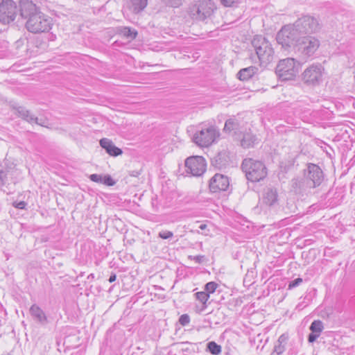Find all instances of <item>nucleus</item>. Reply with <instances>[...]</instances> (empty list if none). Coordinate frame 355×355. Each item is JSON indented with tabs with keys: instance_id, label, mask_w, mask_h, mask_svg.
Masks as SVG:
<instances>
[{
	"instance_id": "nucleus-19",
	"label": "nucleus",
	"mask_w": 355,
	"mask_h": 355,
	"mask_svg": "<svg viewBox=\"0 0 355 355\" xmlns=\"http://www.w3.org/2000/svg\"><path fill=\"white\" fill-rule=\"evenodd\" d=\"M146 6L147 0H126L125 3V8L135 14L143 10Z\"/></svg>"
},
{
	"instance_id": "nucleus-6",
	"label": "nucleus",
	"mask_w": 355,
	"mask_h": 355,
	"mask_svg": "<svg viewBox=\"0 0 355 355\" xmlns=\"http://www.w3.org/2000/svg\"><path fill=\"white\" fill-rule=\"evenodd\" d=\"M298 62L292 58L280 60L276 67L275 73L282 81L293 80L298 73Z\"/></svg>"
},
{
	"instance_id": "nucleus-40",
	"label": "nucleus",
	"mask_w": 355,
	"mask_h": 355,
	"mask_svg": "<svg viewBox=\"0 0 355 355\" xmlns=\"http://www.w3.org/2000/svg\"><path fill=\"white\" fill-rule=\"evenodd\" d=\"M287 338H288L287 336H286L284 334H282L279 337V338L277 340V343L282 344V345H285L286 343Z\"/></svg>"
},
{
	"instance_id": "nucleus-36",
	"label": "nucleus",
	"mask_w": 355,
	"mask_h": 355,
	"mask_svg": "<svg viewBox=\"0 0 355 355\" xmlns=\"http://www.w3.org/2000/svg\"><path fill=\"white\" fill-rule=\"evenodd\" d=\"M238 1L239 0H220L221 3L226 7L232 6L237 3Z\"/></svg>"
},
{
	"instance_id": "nucleus-8",
	"label": "nucleus",
	"mask_w": 355,
	"mask_h": 355,
	"mask_svg": "<svg viewBox=\"0 0 355 355\" xmlns=\"http://www.w3.org/2000/svg\"><path fill=\"white\" fill-rule=\"evenodd\" d=\"M324 72V69L321 64H312L302 72V80L307 85H318L322 82Z\"/></svg>"
},
{
	"instance_id": "nucleus-9",
	"label": "nucleus",
	"mask_w": 355,
	"mask_h": 355,
	"mask_svg": "<svg viewBox=\"0 0 355 355\" xmlns=\"http://www.w3.org/2000/svg\"><path fill=\"white\" fill-rule=\"evenodd\" d=\"M320 46V41L313 36L300 37L296 44L295 51L301 55L310 57L313 55Z\"/></svg>"
},
{
	"instance_id": "nucleus-15",
	"label": "nucleus",
	"mask_w": 355,
	"mask_h": 355,
	"mask_svg": "<svg viewBox=\"0 0 355 355\" xmlns=\"http://www.w3.org/2000/svg\"><path fill=\"white\" fill-rule=\"evenodd\" d=\"M261 202L266 206L275 207L279 204V196L277 189L272 187H266L262 193Z\"/></svg>"
},
{
	"instance_id": "nucleus-25",
	"label": "nucleus",
	"mask_w": 355,
	"mask_h": 355,
	"mask_svg": "<svg viewBox=\"0 0 355 355\" xmlns=\"http://www.w3.org/2000/svg\"><path fill=\"white\" fill-rule=\"evenodd\" d=\"M196 298L202 303V308L200 309L201 311H204L207 307V302L209 298V295L205 291H200L195 293Z\"/></svg>"
},
{
	"instance_id": "nucleus-46",
	"label": "nucleus",
	"mask_w": 355,
	"mask_h": 355,
	"mask_svg": "<svg viewBox=\"0 0 355 355\" xmlns=\"http://www.w3.org/2000/svg\"><path fill=\"white\" fill-rule=\"evenodd\" d=\"M165 193H166V191H165L164 189H162V195H164V194H165Z\"/></svg>"
},
{
	"instance_id": "nucleus-28",
	"label": "nucleus",
	"mask_w": 355,
	"mask_h": 355,
	"mask_svg": "<svg viewBox=\"0 0 355 355\" xmlns=\"http://www.w3.org/2000/svg\"><path fill=\"white\" fill-rule=\"evenodd\" d=\"M323 323L320 320H314L310 325V330L313 332L316 333L320 335V333L322 332L323 329Z\"/></svg>"
},
{
	"instance_id": "nucleus-3",
	"label": "nucleus",
	"mask_w": 355,
	"mask_h": 355,
	"mask_svg": "<svg viewBox=\"0 0 355 355\" xmlns=\"http://www.w3.org/2000/svg\"><path fill=\"white\" fill-rule=\"evenodd\" d=\"M241 168L247 179L253 182H259L267 175L265 164L261 161L252 158L244 159Z\"/></svg>"
},
{
	"instance_id": "nucleus-37",
	"label": "nucleus",
	"mask_w": 355,
	"mask_h": 355,
	"mask_svg": "<svg viewBox=\"0 0 355 355\" xmlns=\"http://www.w3.org/2000/svg\"><path fill=\"white\" fill-rule=\"evenodd\" d=\"M13 206L15 208L24 209L26 206V202H25L24 201L15 202H13Z\"/></svg>"
},
{
	"instance_id": "nucleus-16",
	"label": "nucleus",
	"mask_w": 355,
	"mask_h": 355,
	"mask_svg": "<svg viewBox=\"0 0 355 355\" xmlns=\"http://www.w3.org/2000/svg\"><path fill=\"white\" fill-rule=\"evenodd\" d=\"M230 153L227 150L219 152L214 158L211 159V164L218 169L225 168L230 164Z\"/></svg>"
},
{
	"instance_id": "nucleus-30",
	"label": "nucleus",
	"mask_w": 355,
	"mask_h": 355,
	"mask_svg": "<svg viewBox=\"0 0 355 355\" xmlns=\"http://www.w3.org/2000/svg\"><path fill=\"white\" fill-rule=\"evenodd\" d=\"M115 181L112 178L110 175H103L102 184L107 186H113L115 184Z\"/></svg>"
},
{
	"instance_id": "nucleus-2",
	"label": "nucleus",
	"mask_w": 355,
	"mask_h": 355,
	"mask_svg": "<svg viewBox=\"0 0 355 355\" xmlns=\"http://www.w3.org/2000/svg\"><path fill=\"white\" fill-rule=\"evenodd\" d=\"M252 45L260 61V64L266 67L275 58V51L270 42L262 35H255Z\"/></svg>"
},
{
	"instance_id": "nucleus-1",
	"label": "nucleus",
	"mask_w": 355,
	"mask_h": 355,
	"mask_svg": "<svg viewBox=\"0 0 355 355\" xmlns=\"http://www.w3.org/2000/svg\"><path fill=\"white\" fill-rule=\"evenodd\" d=\"M20 16L26 19V28L33 33L48 32L51 29V17L39 11L31 1L20 0Z\"/></svg>"
},
{
	"instance_id": "nucleus-20",
	"label": "nucleus",
	"mask_w": 355,
	"mask_h": 355,
	"mask_svg": "<svg viewBox=\"0 0 355 355\" xmlns=\"http://www.w3.org/2000/svg\"><path fill=\"white\" fill-rule=\"evenodd\" d=\"M31 316L42 324L47 323V318L42 309L36 304H33L30 308Z\"/></svg>"
},
{
	"instance_id": "nucleus-13",
	"label": "nucleus",
	"mask_w": 355,
	"mask_h": 355,
	"mask_svg": "<svg viewBox=\"0 0 355 355\" xmlns=\"http://www.w3.org/2000/svg\"><path fill=\"white\" fill-rule=\"evenodd\" d=\"M17 15V6L12 0H4L0 5V21L5 24L13 21Z\"/></svg>"
},
{
	"instance_id": "nucleus-45",
	"label": "nucleus",
	"mask_w": 355,
	"mask_h": 355,
	"mask_svg": "<svg viewBox=\"0 0 355 355\" xmlns=\"http://www.w3.org/2000/svg\"><path fill=\"white\" fill-rule=\"evenodd\" d=\"M270 355H279V354H277L275 350H273L271 354Z\"/></svg>"
},
{
	"instance_id": "nucleus-43",
	"label": "nucleus",
	"mask_w": 355,
	"mask_h": 355,
	"mask_svg": "<svg viewBox=\"0 0 355 355\" xmlns=\"http://www.w3.org/2000/svg\"><path fill=\"white\" fill-rule=\"evenodd\" d=\"M207 225L206 224H200V226H199V229H200L201 230H204L207 228Z\"/></svg>"
},
{
	"instance_id": "nucleus-11",
	"label": "nucleus",
	"mask_w": 355,
	"mask_h": 355,
	"mask_svg": "<svg viewBox=\"0 0 355 355\" xmlns=\"http://www.w3.org/2000/svg\"><path fill=\"white\" fill-rule=\"evenodd\" d=\"M293 25L300 34L314 33L320 28L318 19L308 15L299 18Z\"/></svg>"
},
{
	"instance_id": "nucleus-42",
	"label": "nucleus",
	"mask_w": 355,
	"mask_h": 355,
	"mask_svg": "<svg viewBox=\"0 0 355 355\" xmlns=\"http://www.w3.org/2000/svg\"><path fill=\"white\" fill-rule=\"evenodd\" d=\"M116 279V275L115 273H112L111 275L110 276V278H109V282L110 283H112L114 282Z\"/></svg>"
},
{
	"instance_id": "nucleus-31",
	"label": "nucleus",
	"mask_w": 355,
	"mask_h": 355,
	"mask_svg": "<svg viewBox=\"0 0 355 355\" xmlns=\"http://www.w3.org/2000/svg\"><path fill=\"white\" fill-rule=\"evenodd\" d=\"M173 234L171 231L163 230L159 232V237L162 239H169L173 238Z\"/></svg>"
},
{
	"instance_id": "nucleus-34",
	"label": "nucleus",
	"mask_w": 355,
	"mask_h": 355,
	"mask_svg": "<svg viewBox=\"0 0 355 355\" xmlns=\"http://www.w3.org/2000/svg\"><path fill=\"white\" fill-rule=\"evenodd\" d=\"M302 282V278H296L294 280L290 282L288 284V289H292L296 286H298Z\"/></svg>"
},
{
	"instance_id": "nucleus-29",
	"label": "nucleus",
	"mask_w": 355,
	"mask_h": 355,
	"mask_svg": "<svg viewBox=\"0 0 355 355\" xmlns=\"http://www.w3.org/2000/svg\"><path fill=\"white\" fill-rule=\"evenodd\" d=\"M218 287V284L214 282H209L207 283L204 286V291L209 294L214 293Z\"/></svg>"
},
{
	"instance_id": "nucleus-39",
	"label": "nucleus",
	"mask_w": 355,
	"mask_h": 355,
	"mask_svg": "<svg viewBox=\"0 0 355 355\" xmlns=\"http://www.w3.org/2000/svg\"><path fill=\"white\" fill-rule=\"evenodd\" d=\"M6 178V174L4 171V168L1 164H0V181L3 182Z\"/></svg>"
},
{
	"instance_id": "nucleus-27",
	"label": "nucleus",
	"mask_w": 355,
	"mask_h": 355,
	"mask_svg": "<svg viewBox=\"0 0 355 355\" xmlns=\"http://www.w3.org/2000/svg\"><path fill=\"white\" fill-rule=\"evenodd\" d=\"M207 350L213 355H218L221 353V346L214 341L209 342L207 344Z\"/></svg>"
},
{
	"instance_id": "nucleus-47",
	"label": "nucleus",
	"mask_w": 355,
	"mask_h": 355,
	"mask_svg": "<svg viewBox=\"0 0 355 355\" xmlns=\"http://www.w3.org/2000/svg\"><path fill=\"white\" fill-rule=\"evenodd\" d=\"M4 0H0V5L3 2Z\"/></svg>"
},
{
	"instance_id": "nucleus-38",
	"label": "nucleus",
	"mask_w": 355,
	"mask_h": 355,
	"mask_svg": "<svg viewBox=\"0 0 355 355\" xmlns=\"http://www.w3.org/2000/svg\"><path fill=\"white\" fill-rule=\"evenodd\" d=\"M320 336V334H315L313 332L311 331V334H309V336H308V341L311 343L315 342L316 340V339Z\"/></svg>"
},
{
	"instance_id": "nucleus-5",
	"label": "nucleus",
	"mask_w": 355,
	"mask_h": 355,
	"mask_svg": "<svg viewBox=\"0 0 355 355\" xmlns=\"http://www.w3.org/2000/svg\"><path fill=\"white\" fill-rule=\"evenodd\" d=\"M300 38V33L293 24L283 26L277 33L276 37L277 43L282 45V48L288 49L293 47L294 50Z\"/></svg>"
},
{
	"instance_id": "nucleus-23",
	"label": "nucleus",
	"mask_w": 355,
	"mask_h": 355,
	"mask_svg": "<svg viewBox=\"0 0 355 355\" xmlns=\"http://www.w3.org/2000/svg\"><path fill=\"white\" fill-rule=\"evenodd\" d=\"M257 71V68L255 67L244 68L238 72L237 77L241 80H248L249 78L253 76Z\"/></svg>"
},
{
	"instance_id": "nucleus-35",
	"label": "nucleus",
	"mask_w": 355,
	"mask_h": 355,
	"mask_svg": "<svg viewBox=\"0 0 355 355\" xmlns=\"http://www.w3.org/2000/svg\"><path fill=\"white\" fill-rule=\"evenodd\" d=\"M285 345L277 343L274 347V349L277 354L281 355L285 351Z\"/></svg>"
},
{
	"instance_id": "nucleus-33",
	"label": "nucleus",
	"mask_w": 355,
	"mask_h": 355,
	"mask_svg": "<svg viewBox=\"0 0 355 355\" xmlns=\"http://www.w3.org/2000/svg\"><path fill=\"white\" fill-rule=\"evenodd\" d=\"M89 179L94 182L102 184L103 175L96 173L92 174L89 175Z\"/></svg>"
},
{
	"instance_id": "nucleus-10",
	"label": "nucleus",
	"mask_w": 355,
	"mask_h": 355,
	"mask_svg": "<svg viewBox=\"0 0 355 355\" xmlns=\"http://www.w3.org/2000/svg\"><path fill=\"white\" fill-rule=\"evenodd\" d=\"M218 136V132L213 125L203 127L197 131L193 137V141L202 147H207L214 142Z\"/></svg>"
},
{
	"instance_id": "nucleus-14",
	"label": "nucleus",
	"mask_w": 355,
	"mask_h": 355,
	"mask_svg": "<svg viewBox=\"0 0 355 355\" xmlns=\"http://www.w3.org/2000/svg\"><path fill=\"white\" fill-rule=\"evenodd\" d=\"M209 189L212 193L225 191L229 187V180L222 174H215L209 180Z\"/></svg>"
},
{
	"instance_id": "nucleus-21",
	"label": "nucleus",
	"mask_w": 355,
	"mask_h": 355,
	"mask_svg": "<svg viewBox=\"0 0 355 355\" xmlns=\"http://www.w3.org/2000/svg\"><path fill=\"white\" fill-rule=\"evenodd\" d=\"M170 134L168 132L164 133L163 135V140L160 142L157 139V155L158 154V151L160 152L159 154H166L171 150V147L170 146Z\"/></svg>"
},
{
	"instance_id": "nucleus-44",
	"label": "nucleus",
	"mask_w": 355,
	"mask_h": 355,
	"mask_svg": "<svg viewBox=\"0 0 355 355\" xmlns=\"http://www.w3.org/2000/svg\"><path fill=\"white\" fill-rule=\"evenodd\" d=\"M94 278V274H92H92H90V275H88V277H87V279H93Z\"/></svg>"
},
{
	"instance_id": "nucleus-41",
	"label": "nucleus",
	"mask_w": 355,
	"mask_h": 355,
	"mask_svg": "<svg viewBox=\"0 0 355 355\" xmlns=\"http://www.w3.org/2000/svg\"><path fill=\"white\" fill-rule=\"evenodd\" d=\"M204 257L203 256H196L194 257L193 258V260L196 262V263H201L202 261V259H203Z\"/></svg>"
},
{
	"instance_id": "nucleus-12",
	"label": "nucleus",
	"mask_w": 355,
	"mask_h": 355,
	"mask_svg": "<svg viewBox=\"0 0 355 355\" xmlns=\"http://www.w3.org/2000/svg\"><path fill=\"white\" fill-rule=\"evenodd\" d=\"M185 171L192 176L200 177L205 171L207 163L202 156H191L185 159Z\"/></svg>"
},
{
	"instance_id": "nucleus-26",
	"label": "nucleus",
	"mask_w": 355,
	"mask_h": 355,
	"mask_svg": "<svg viewBox=\"0 0 355 355\" xmlns=\"http://www.w3.org/2000/svg\"><path fill=\"white\" fill-rule=\"evenodd\" d=\"M238 127L239 123L237 120L234 119H230L225 122L224 130L228 132L234 131V133H236V130L238 129Z\"/></svg>"
},
{
	"instance_id": "nucleus-22",
	"label": "nucleus",
	"mask_w": 355,
	"mask_h": 355,
	"mask_svg": "<svg viewBox=\"0 0 355 355\" xmlns=\"http://www.w3.org/2000/svg\"><path fill=\"white\" fill-rule=\"evenodd\" d=\"M117 33L121 37L130 41L135 39L137 35V31L135 29L127 26L119 27L117 30Z\"/></svg>"
},
{
	"instance_id": "nucleus-7",
	"label": "nucleus",
	"mask_w": 355,
	"mask_h": 355,
	"mask_svg": "<svg viewBox=\"0 0 355 355\" xmlns=\"http://www.w3.org/2000/svg\"><path fill=\"white\" fill-rule=\"evenodd\" d=\"M324 175L319 166L309 163L304 170L303 181L308 188L319 187L323 182Z\"/></svg>"
},
{
	"instance_id": "nucleus-24",
	"label": "nucleus",
	"mask_w": 355,
	"mask_h": 355,
	"mask_svg": "<svg viewBox=\"0 0 355 355\" xmlns=\"http://www.w3.org/2000/svg\"><path fill=\"white\" fill-rule=\"evenodd\" d=\"M256 141L257 137L252 133L248 132L243 135L241 144L243 148H250L254 146Z\"/></svg>"
},
{
	"instance_id": "nucleus-17",
	"label": "nucleus",
	"mask_w": 355,
	"mask_h": 355,
	"mask_svg": "<svg viewBox=\"0 0 355 355\" xmlns=\"http://www.w3.org/2000/svg\"><path fill=\"white\" fill-rule=\"evenodd\" d=\"M100 146L111 156L116 157L123 153L122 150L114 146L112 140L107 138L101 139L100 140Z\"/></svg>"
},
{
	"instance_id": "nucleus-18",
	"label": "nucleus",
	"mask_w": 355,
	"mask_h": 355,
	"mask_svg": "<svg viewBox=\"0 0 355 355\" xmlns=\"http://www.w3.org/2000/svg\"><path fill=\"white\" fill-rule=\"evenodd\" d=\"M17 112L19 116L21 117L30 123H36L42 126L44 125V123L42 119H39L37 117L33 115L29 110H27L24 107H18L17 108Z\"/></svg>"
},
{
	"instance_id": "nucleus-32",
	"label": "nucleus",
	"mask_w": 355,
	"mask_h": 355,
	"mask_svg": "<svg viewBox=\"0 0 355 355\" xmlns=\"http://www.w3.org/2000/svg\"><path fill=\"white\" fill-rule=\"evenodd\" d=\"M179 322L182 326H186L190 322V318L187 314L182 315L179 318Z\"/></svg>"
},
{
	"instance_id": "nucleus-4",
	"label": "nucleus",
	"mask_w": 355,
	"mask_h": 355,
	"mask_svg": "<svg viewBox=\"0 0 355 355\" xmlns=\"http://www.w3.org/2000/svg\"><path fill=\"white\" fill-rule=\"evenodd\" d=\"M215 4L211 0H200L189 6L188 13L194 20L205 21L214 13Z\"/></svg>"
}]
</instances>
